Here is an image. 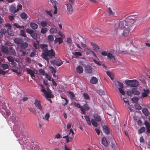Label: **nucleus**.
Masks as SVG:
<instances>
[{"instance_id":"obj_4","label":"nucleus","mask_w":150,"mask_h":150,"mask_svg":"<svg viewBox=\"0 0 150 150\" xmlns=\"http://www.w3.org/2000/svg\"><path fill=\"white\" fill-rule=\"evenodd\" d=\"M41 87V91L44 93V96L47 98H53L54 96L52 94L51 91H47L44 88V86L41 84L40 85Z\"/></svg>"},{"instance_id":"obj_23","label":"nucleus","mask_w":150,"mask_h":150,"mask_svg":"<svg viewBox=\"0 0 150 150\" xmlns=\"http://www.w3.org/2000/svg\"><path fill=\"white\" fill-rule=\"evenodd\" d=\"M76 71L78 73H82L83 72V68L81 66H78L76 68Z\"/></svg>"},{"instance_id":"obj_54","label":"nucleus","mask_w":150,"mask_h":150,"mask_svg":"<svg viewBox=\"0 0 150 150\" xmlns=\"http://www.w3.org/2000/svg\"><path fill=\"white\" fill-rule=\"evenodd\" d=\"M83 96L85 99L86 100H89L90 99V97L89 96L87 93H84L83 94Z\"/></svg>"},{"instance_id":"obj_10","label":"nucleus","mask_w":150,"mask_h":150,"mask_svg":"<svg viewBox=\"0 0 150 150\" xmlns=\"http://www.w3.org/2000/svg\"><path fill=\"white\" fill-rule=\"evenodd\" d=\"M89 109L90 107L86 103L83 105V106H81V113L84 115L86 113V111L89 110Z\"/></svg>"},{"instance_id":"obj_64","label":"nucleus","mask_w":150,"mask_h":150,"mask_svg":"<svg viewBox=\"0 0 150 150\" xmlns=\"http://www.w3.org/2000/svg\"><path fill=\"white\" fill-rule=\"evenodd\" d=\"M51 2L54 5H56L57 4V2L56 0H50Z\"/></svg>"},{"instance_id":"obj_14","label":"nucleus","mask_w":150,"mask_h":150,"mask_svg":"<svg viewBox=\"0 0 150 150\" xmlns=\"http://www.w3.org/2000/svg\"><path fill=\"white\" fill-rule=\"evenodd\" d=\"M10 12L14 13L18 11V9H16V7L13 5H11L9 8Z\"/></svg>"},{"instance_id":"obj_9","label":"nucleus","mask_w":150,"mask_h":150,"mask_svg":"<svg viewBox=\"0 0 150 150\" xmlns=\"http://www.w3.org/2000/svg\"><path fill=\"white\" fill-rule=\"evenodd\" d=\"M50 62L53 65L60 66L62 64V61L59 58H55L54 60H52Z\"/></svg>"},{"instance_id":"obj_2","label":"nucleus","mask_w":150,"mask_h":150,"mask_svg":"<svg viewBox=\"0 0 150 150\" xmlns=\"http://www.w3.org/2000/svg\"><path fill=\"white\" fill-rule=\"evenodd\" d=\"M128 24L125 20L120 21L115 24L114 28L118 33H120L122 30L124 29L127 27H129Z\"/></svg>"},{"instance_id":"obj_52","label":"nucleus","mask_w":150,"mask_h":150,"mask_svg":"<svg viewBox=\"0 0 150 150\" xmlns=\"http://www.w3.org/2000/svg\"><path fill=\"white\" fill-rule=\"evenodd\" d=\"M40 24L42 27H45L47 26V23L45 21H42L41 22Z\"/></svg>"},{"instance_id":"obj_33","label":"nucleus","mask_w":150,"mask_h":150,"mask_svg":"<svg viewBox=\"0 0 150 150\" xmlns=\"http://www.w3.org/2000/svg\"><path fill=\"white\" fill-rule=\"evenodd\" d=\"M21 18L24 20L28 18V15L27 14L24 12H23L20 15Z\"/></svg>"},{"instance_id":"obj_46","label":"nucleus","mask_w":150,"mask_h":150,"mask_svg":"<svg viewBox=\"0 0 150 150\" xmlns=\"http://www.w3.org/2000/svg\"><path fill=\"white\" fill-rule=\"evenodd\" d=\"M145 130V128L143 127L139 129L138 130V132L139 134H141L144 132Z\"/></svg>"},{"instance_id":"obj_29","label":"nucleus","mask_w":150,"mask_h":150,"mask_svg":"<svg viewBox=\"0 0 150 150\" xmlns=\"http://www.w3.org/2000/svg\"><path fill=\"white\" fill-rule=\"evenodd\" d=\"M108 11L110 15H113L115 13L114 9L111 8H108Z\"/></svg>"},{"instance_id":"obj_13","label":"nucleus","mask_w":150,"mask_h":150,"mask_svg":"<svg viewBox=\"0 0 150 150\" xmlns=\"http://www.w3.org/2000/svg\"><path fill=\"white\" fill-rule=\"evenodd\" d=\"M107 58L108 59L113 63H115V56L110 53H108Z\"/></svg>"},{"instance_id":"obj_6","label":"nucleus","mask_w":150,"mask_h":150,"mask_svg":"<svg viewBox=\"0 0 150 150\" xmlns=\"http://www.w3.org/2000/svg\"><path fill=\"white\" fill-rule=\"evenodd\" d=\"M128 24L129 27H131L136 21L134 16H131L127 17L125 20Z\"/></svg>"},{"instance_id":"obj_58","label":"nucleus","mask_w":150,"mask_h":150,"mask_svg":"<svg viewBox=\"0 0 150 150\" xmlns=\"http://www.w3.org/2000/svg\"><path fill=\"white\" fill-rule=\"evenodd\" d=\"M71 133V134H72V137H70V138L71 139H73V137H74V131H73L72 129H70L69 130V133L68 135H69Z\"/></svg>"},{"instance_id":"obj_59","label":"nucleus","mask_w":150,"mask_h":150,"mask_svg":"<svg viewBox=\"0 0 150 150\" xmlns=\"http://www.w3.org/2000/svg\"><path fill=\"white\" fill-rule=\"evenodd\" d=\"M118 90L120 93L122 95H124L125 94V93L124 91V90L122 88H119Z\"/></svg>"},{"instance_id":"obj_7","label":"nucleus","mask_w":150,"mask_h":150,"mask_svg":"<svg viewBox=\"0 0 150 150\" xmlns=\"http://www.w3.org/2000/svg\"><path fill=\"white\" fill-rule=\"evenodd\" d=\"M26 32L30 35V36L36 40L37 38V35L35 33H34V31L29 28H27L26 29Z\"/></svg>"},{"instance_id":"obj_31","label":"nucleus","mask_w":150,"mask_h":150,"mask_svg":"<svg viewBox=\"0 0 150 150\" xmlns=\"http://www.w3.org/2000/svg\"><path fill=\"white\" fill-rule=\"evenodd\" d=\"M142 112L143 114L145 116L149 115V112L148 110L146 108H144L142 110Z\"/></svg>"},{"instance_id":"obj_47","label":"nucleus","mask_w":150,"mask_h":150,"mask_svg":"<svg viewBox=\"0 0 150 150\" xmlns=\"http://www.w3.org/2000/svg\"><path fill=\"white\" fill-rule=\"evenodd\" d=\"M47 31V28H42L41 30V33L42 34L46 33Z\"/></svg>"},{"instance_id":"obj_61","label":"nucleus","mask_w":150,"mask_h":150,"mask_svg":"<svg viewBox=\"0 0 150 150\" xmlns=\"http://www.w3.org/2000/svg\"><path fill=\"white\" fill-rule=\"evenodd\" d=\"M144 124L146 128L150 127V124L147 121H145L144 122Z\"/></svg>"},{"instance_id":"obj_1","label":"nucleus","mask_w":150,"mask_h":150,"mask_svg":"<svg viewBox=\"0 0 150 150\" xmlns=\"http://www.w3.org/2000/svg\"><path fill=\"white\" fill-rule=\"evenodd\" d=\"M40 48L42 50L41 56L47 62H49L50 59H52L55 57V54L54 50L52 49L48 50L47 45H40Z\"/></svg>"},{"instance_id":"obj_17","label":"nucleus","mask_w":150,"mask_h":150,"mask_svg":"<svg viewBox=\"0 0 150 150\" xmlns=\"http://www.w3.org/2000/svg\"><path fill=\"white\" fill-rule=\"evenodd\" d=\"M103 130L105 133L108 134L110 133V130L108 126L104 125L103 127Z\"/></svg>"},{"instance_id":"obj_24","label":"nucleus","mask_w":150,"mask_h":150,"mask_svg":"<svg viewBox=\"0 0 150 150\" xmlns=\"http://www.w3.org/2000/svg\"><path fill=\"white\" fill-rule=\"evenodd\" d=\"M30 27L33 29H36L38 27V25L34 23H31L30 24Z\"/></svg>"},{"instance_id":"obj_15","label":"nucleus","mask_w":150,"mask_h":150,"mask_svg":"<svg viewBox=\"0 0 150 150\" xmlns=\"http://www.w3.org/2000/svg\"><path fill=\"white\" fill-rule=\"evenodd\" d=\"M34 104L38 109H39L40 111L42 110V107L40 101H38L37 99H35Z\"/></svg>"},{"instance_id":"obj_8","label":"nucleus","mask_w":150,"mask_h":150,"mask_svg":"<svg viewBox=\"0 0 150 150\" xmlns=\"http://www.w3.org/2000/svg\"><path fill=\"white\" fill-rule=\"evenodd\" d=\"M129 27H126L125 28V29H124V30H123L122 32L120 31V33L118 34H120L124 37L127 36L128 35L130 31V29L129 28Z\"/></svg>"},{"instance_id":"obj_20","label":"nucleus","mask_w":150,"mask_h":150,"mask_svg":"<svg viewBox=\"0 0 150 150\" xmlns=\"http://www.w3.org/2000/svg\"><path fill=\"white\" fill-rule=\"evenodd\" d=\"M98 82V80L94 76H92L90 80V83L93 84H96Z\"/></svg>"},{"instance_id":"obj_12","label":"nucleus","mask_w":150,"mask_h":150,"mask_svg":"<svg viewBox=\"0 0 150 150\" xmlns=\"http://www.w3.org/2000/svg\"><path fill=\"white\" fill-rule=\"evenodd\" d=\"M70 3H68L66 5L67 7V10L69 13L71 14L73 11V9L71 4H73Z\"/></svg>"},{"instance_id":"obj_3","label":"nucleus","mask_w":150,"mask_h":150,"mask_svg":"<svg viewBox=\"0 0 150 150\" xmlns=\"http://www.w3.org/2000/svg\"><path fill=\"white\" fill-rule=\"evenodd\" d=\"M93 117L94 119L91 120V123L93 126L97 127L98 124L96 122H100L101 120V117L99 115L96 113H95L93 115Z\"/></svg>"},{"instance_id":"obj_19","label":"nucleus","mask_w":150,"mask_h":150,"mask_svg":"<svg viewBox=\"0 0 150 150\" xmlns=\"http://www.w3.org/2000/svg\"><path fill=\"white\" fill-rule=\"evenodd\" d=\"M14 42L18 45H21L23 42V40L21 39L15 38L14 39Z\"/></svg>"},{"instance_id":"obj_26","label":"nucleus","mask_w":150,"mask_h":150,"mask_svg":"<svg viewBox=\"0 0 150 150\" xmlns=\"http://www.w3.org/2000/svg\"><path fill=\"white\" fill-rule=\"evenodd\" d=\"M114 84L116 86H119L120 88H123V84L119 81H115V82Z\"/></svg>"},{"instance_id":"obj_28","label":"nucleus","mask_w":150,"mask_h":150,"mask_svg":"<svg viewBox=\"0 0 150 150\" xmlns=\"http://www.w3.org/2000/svg\"><path fill=\"white\" fill-rule=\"evenodd\" d=\"M11 120L14 124L17 123L18 122V118L15 116V115H13V116L11 117Z\"/></svg>"},{"instance_id":"obj_50","label":"nucleus","mask_w":150,"mask_h":150,"mask_svg":"<svg viewBox=\"0 0 150 150\" xmlns=\"http://www.w3.org/2000/svg\"><path fill=\"white\" fill-rule=\"evenodd\" d=\"M134 106L135 108L138 110H141L142 108V107L140 105L137 103H135L134 104Z\"/></svg>"},{"instance_id":"obj_41","label":"nucleus","mask_w":150,"mask_h":150,"mask_svg":"<svg viewBox=\"0 0 150 150\" xmlns=\"http://www.w3.org/2000/svg\"><path fill=\"white\" fill-rule=\"evenodd\" d=\"M26 71L30 75V76L34 74V73L32 70L27 68L26 69Z\"/></svg>"},{"instance_id":"obj_42","label":"nucleus","mask_w":150,"mask_h":150,"mask_svg":"<svg viewBox=\"0 0 150 150\" xmlns=\"http://www.w3.org/2000/svg\"><path fill=\"white\" fill-rule=\"evenodd\" d=\"M26 71L30 75V76L34 74V73L32 70L27 68L26 69Z\"/></svg>"},{"instance_id":"obj_32","label":"nucleus","mask_w":150,"mask_h":150,"mask_svg":"<svg viewBox=\"0 0 150 150\" xmlns=\"http://www.w3.org/2000/svg\"><path fill=\"white\" fill-rule=\"evenodd\" d=\"M50 32L51 33H57V30L56 27H52L50 30Z\"/></svg>"},{"instance_id":"obj_22","label":"nucleus","mask_w":150,"mask_h":150,"mask_svg":"<svg viewBox=\"0 0 150 150\" xmlns=\"http://www.w3.org/2000/svg\"><path fill=\"white\" fill-rule=\"evenodd\" d=\"M61 97L62 99H64L62 101V105H67L69 102L67 98H64L62 96H61Z\"/></svg>"},{"instance_id":"obj_51","label":"nucleus","mask_w":150,"mask_h":150,"mask_svg":"<svg viewBox=\"0 0 150 150\" xmlns=\"http://www.w3.org/2000/svg\"><path fill=\"white\" fill-rule=\"evenodd\" d=\"M20 35L23 37H26V35L25 34V31L23 30H21L20 33Z\"/></svg>"},{"instance_id":"obj_56","label":"nucleus","mask_w":150,"mask_h":150,"mask_svg":"<svg viewBox=\"0 0 150 150\" xmlns=\"http://www.w3.org/2000/svg\"><path fill=\"white\" fill-rule=\"evenodd\" d=\"M48 39L49 41L52 42L54 40V37L52 35H49L48 36Z\"/></svg>"},{"instance_id":"obj_49","label":"nucleus","mask_w":150,"mask_h":150,"mask_svg":"<svg viewBox=\"0 0 150 150\" xmlns=\"http://www.w3.org/2000/svg\"><path fill=\"white\" fill-rule=\"evenodd\" d=\"M19 52L20 55L22 56H24L26 54V52L23 50L22 49H20Z\"/></svg>"},{"instance_id":"obj_43","label":"nucleus","mask_w":150,"mask_h":150,"mask_svg":"<svg viewBox=\"0 0 150 150\" xmlns=\"http://www.w3.org/2000/svg\"><path fill=\"white\" fill-rule=\"evenodd\" d=\"M28 109L31 112L35 115L36 114V112L35 109L32 108H28Z\"/></svg>"},{"instance_id":"obj_38","label":"nucleus","mask_w":150,"mask_h":150,"mask_svg":"<svg viewBox=\"0 0 150 150\" xmlns=\"http://www.w3.org/2000/svg\"><path fill=\"white\" fill-rule=\"evenodd\" d=\"M67 93L70 95V97L71 99H73L75 97V95L72 91H67Z\"/></svg>"},{"instance_id":"obj_48","label":"nucleus","mask_w":150,"mask_h":150,"mask_svg":"<svg viewBox=\"0 0 150 150\" xmlns=\"http://www.w3.org/2000/svg\"><path fill=\"white\" fill-rule=\"evenodd\" d=\"M127 95L129 96H132L133 94V92L132 89V90H128L127 91Z\"/></svg>"},{"instance_id":"obj_27","label":"nucleus","mask_w":150,"mask_h":150,"mask_svg":"<svg viewBox=\"0 0 150 150\" xmlns=\"http://www.w3.org/2000/svg\"><path fill=\"white\" fill-rule=\"evenodd\" d=\"M102 143L105 146H107L108 145V142H107L106 139L103 137L102 139Z\"/></svg>"},{"instance_id":"obj_5","label":"nucleus","mask_w":150,"mask_h":150,"mask_svg":"<svg viewBox=\"0 0 150 150\" xmlns=\"http://www.w3.org/2000/svg\"><path fill=\"white\" fill-rule=\"evenodd\" d=\"M125 82L127 85L133 87H137L139 85L138 81L135 80H127Z\"/></svg>"},{"instance_id":"obj_21","label":"nucleus","mask_w":150,"mask_h":150,"mask_svg":"<svg viewBox=\"0 0 150 150\" xmlns=\"http://www.w3.org/2000/svg\"><path fill=\"white\" fill-rule=\"evenodd\" d=\"M1 51L6 54H8L9 51L8 50V47L4 46H2L1 47Z\"/></svg>"},{"instance_id":"obj_35","label":"nucleus","mask_w":150,"mask_h":150,"mask_svg":"<svg viewBox=\"0 0 150 150\" xmlns=\"http://www.w3.org/2000/svg\"><path fill=\"white\" fill-rule=\"evenodd\" d=\"M6 31L7 33L9 35L11 36H13V32L11 28H7L6 30Z\"/></svg>"},{"instance_id":"obj_62","label":"nucleus","mask_w":150,"mask_h":150,"mask_svg":"<svg viewBox=\"0 0 150 150\" xmlns=\"http://www.w3.org/2000/svg\"><path fill=\"white\" fill-rule=\"evenodd\" d=\"M16 9H18V11L19 10H21L22 9V5L20 4H18L17 5V8Z\"/></svg>"},{"instance_id":"obj_18","label":"nucleus","mask_w":150,"mask_h":150,"mask_svg":"<svg viewBox=\"0 0 150 150\" xmlns=\"http://www.w3.org/2000/svg\"><path fill=\"white\" fill-rule=\"evenodd\" d=\"M28 45V44L27 42H23L21 44L19 47V49H25Z\"/></svg>"},{"instance_id":"obj_36","label":"nucleus","mask_w":150,"mask_h":150,"mask_svg":"<svg viewBox=\"0 0 150 150\" xmlns=\"http://www.w3.org/2000/svg\"><path fill=\"white\" fill-rule=\"evenodd\" d=\"M50 117V114L49 112H47L46 113L44 117H43V119L46 121H48L49 118Z\"/></svg>"},{"instance_id":"obj_34","label":"nucleus","mask_w":150,"mask_h":150,"mask_svg":"<svg viewBox=\"0 0 150 150\" xmlns=\"http://www.w3.org/2000/svg\"><path fill=\"white\" fill-rule=\"evenodd\" d=\"M106 73L108 75L110 78L111 80H113L114 79V76L112 73H111L110 71H108L106 72Z\"/></svg>"},{"instance_id":"obj_44","label":"nucleus","mask_w":150,"mask_h":150,"mask_svg":"<svg viewBox=\"0 0 150 150\" xmlns=\"http://www.w3.org/2000/svg\"><path fill=\"white\" fill-rule=\"evenodd\" d=\"M55 41L56 42H58L59 44L62 43L63 42L62 39L61 38H56Z\"/></svg>"},{"instance_id":"obj_11","label":"nucleus","mask_w":150,"mask_h":150,"mask_svg":"<svg viewBox=\"0 0 150 150\" xmlns=\"http://www.w3.org/2000/svg\"><path fill=\"white\" fill-rule=\"evenodd\" d=\"M143 92L141 95V98H143L147 97L148 94L150 93V91L147 88H144L143 89Z\"/></svg>"},{"instance_id":"obj_57","label":"nucleus","mask_w":150,"mask_h":150,"mask_svg":"<svg viewBox=\"0 0 150 150\" xmlns=\"http://www.w3.org/2000/svg\"><path fill=\"white\" fill-rule=\"evenodd\" d=\"M39 71V72L43 76H45L46 74L45 71L42 69H40Z\"/></svg>"},{"instance_id":"obj_37","label":"nucleus","mask_w":150,"mask_h":150,"mask_svg":"<svg viewBox=\"0 0 150 150\" xmlns=\"http://www.w3.org/2000/svg\"><path fill=\"white\" fill-rule=\"evenodd\" d=\"M7 59L9 62H11L12 64H13L14 63V60L12 57L11 56L8 57L7 58Z\"/></svg>"},{"instance_id":"obj_25","label":"nucleus","mask_w":150,"mask_h":150,"mask_svg":"<svg viewBox=\"0 0 150 150\" xmlns=\"http://www.w3.org/2000/svg\"><path fill=\"white\" fill-rule=\"evenodd\" d=\"M133 94L136 95H139L140 94L139 91L137 90V88H132Z\"/></svg>"},{"instance_id":"obj_60","label":"nucleus","mask_w":150,"mask_h":150,"mask_svg":"<svg viewBox=\"0 0 150 150\" xmlns=\"http://www.w3.org/2000/svg\"><path fill=\"white\" fill-rule=\"evenodd\" d=\"M74 106L77 108H80V109L81 110V106L78 103H76V102H74Z\"/></svg>"},{"instance_id":"obj_55","label":"nucleus","mask_w":150,"mask_h":150,"mask_svg":"<svg viewBox=\"0 0 150 150\" xmlns=\"http://www.w3.org/2000/svg\"><path fill=\"white\" fill-rule=\"evenodd\" d=\"M62 137L64 138H66L67 143H68L69 142L70 140H69V139L70 138V137H69V135L67 134L66 136L63 137Z\"/></svg>"},{"instance_id":"obj_39","label":"nucleus","mask_w":150,"mask_h":150,"mask_svg":"<svg viewBox=\"0 0 150 150\" xmlns=\"http://www.w3.org/2000/svg\"><path fill=\"white\" fill-rule=\"evenodd\" d=\"M91 45L94 49L97 50L99 49V46L96 44L93 43H91Z\"/></svg>"},{"instance_id":"obj_45","label":"nucleus","mask_w":150,"mask_h":150,"mask_svg":"<svg viewBox=\"0 0 150 150\" xmlns=\"http://www.w3.org/2000/svg\"><path fill=\"white\" fill-rule=\"evenodd\" d=\"M131 100L134 103H137L139 100V98L137 97H135L132 98Z\"/></svg>"},{"instance_id":"obj_30","label":"nucleus","mask_w":150,"mask_h":150,"mask_svg":"<svg viewBox=\"0 0 150 150\" xmlns=\"http://www.w3.org/2000/svg\"><path fill=\"white\" fill-rule=\"evenodd\" d=\"M12 47H10L9 48V52L12 55H15L16 54V52L14 49H13Z\"/></svg>"},{"instance_id":"obj_63","label":"nucleus","mask_w":150,"mask_h":150,"mask_svg":"<svg viewBox=\"0 0 150 150\" xmlns=\"http://www.w3.org/2000/svg\"><path fill=\"white\" fill-rule=\"evenodd\" d=\"M1 67L5 69H8V65L6 64H2L1 65Z\"/></svg>"},{"instance_id":"obj_53","label":"nucleus","mask_w":150,"mask_h":150,"mask_svg":"<svg viewBox=\"0 0 150 150\" xmlns=\"http://www.w3.org/2000/svg\"><path fill=\"white\" fill-rule=\"evenodd\" d=\"M36 50H33L32 52L30 53V57H33L36 55Z\"/></svg>"},{"instance_id":"obj_40","label":"nucleus","mask_w":150,"mask_h":150,"mask_svg":"<svg viewBox=\"0 0 150 150\" xmlns=\"http://www.w3.org/2000/svg\"><path fill=\"white\" fill-rule=\"evenodd\" d=\"M86 121L88 124L89 125L91 126V121L90 119L88 116H86V117L85 118Z\"/></svg>"},{"instance_id":"obj_16","label":"nucleus","mask_w":150,"mask_h":150,"mask_svg":"<svg viewBox=\"0 0 150 150\" xmlns=\"http://www.w3.org/2000/svg\"><path fill=\"white\" fill-rule=\"evenodd\" d=\"M84 69L86 72L90 74L92 72L93 68L90 66L87 65L85 67Z\"/></svg>"}]
</instances>
